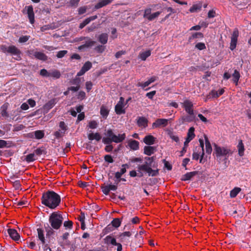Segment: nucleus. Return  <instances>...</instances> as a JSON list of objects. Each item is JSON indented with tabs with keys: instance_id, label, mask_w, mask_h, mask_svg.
<instances>
[{
	"instance_id": "nucleus-56",
	"label": "nucleus",
	"mask_w": 251,
	"mask_h": 251,
	"mask_svg": "<svg viewBox=\"0 0 251 251\" xmlns=\"http://www.w3.org/2000/svg\"><path fill=\"white\" fill-rule=\"evenodd\" d=\"M59 127L60 128V130L63 132H65L66 130V126L65 125L64 122H61L59 123Z\"/></svg>"
},
{
	"instance_id": "nucleus-23",
	"label": "nucleus",
	"mask_w": 251,
	"mask_h": 251,
	"mask_svg": "<svg viewBox=\"0 0 251 251\" xmlns=\"http://www.w3.org/2000/svg\"><path fill=\"white\" fill-rule=\"evenodd\" d=\"M204 141L205 144L206 152L208 154H210L212 151V147L208 140V137L205 135H204Z\"/></svg>"
},
{
	"instance_id": "nucleus-26",
	"label": "nucleus",
	"mask_w": 251,
	"mask_h": 251,
	"mask_svg": "<svg viewBox=\"0 0 251 251\" xmlns=\"http://www.w3.org/2000/svg\"><path fill=\"white\" fill-rule=\"evenodd\" d=\"M197 174L196 172H192L187 173L186 174L183 175L181 177V179L183 181H187L190 180L192 177L195 176Z\"/></svg>"
},
{
	"instance_id": "nucleus-51",
	"label": "nucleus",
	"mask_w": 251,
	"mask_h": 251,
	"mask_svg": "<svg viewBox=\"0 0 251 251\" xmlns=\"http://www.w3.org/2000/svg\"><path fill=\"white\" fill-rule=\"evenodd\" d=\"M86 94L83 91H80L77 95V98L80 100H83L85 98Z\"/></svg>"
},
{
	"instance_id": "nucleus-61",
	"label": "nucleus",
	"mask_w": 251,
	"mask_h": 251,
	"mask_svg": "<svg viewBox=\"0 0 251 251\" xmlns=\"http://www.w3.org/2000/svg\"><path fill=\"white\" fill-rule=\"evenodd\" d=\"M29 39V37L27 36H24L22 37H21L19 38V42L20 43H25Z\"/></svg>"
},
{
	"instance_id": "nucleus-34",
	"label": "nucleus",
	"mask_w": 251,
	"mask_h": 251,
	"mask_svg": "<svg viewBox=\"0 0 251 251\" xmlns=\"http://www.w3.org/2000/svg\"><path fill=\"white\" fill-rule=\"evenodd\" d=\"M201 8V4H194L189 9V11L191 13H194L199 11Z\"/></svg>"
},
{
	"instance_id": "nucleus-8",
	"label": "nucleus",
	"mask_w": 251,
	"mask_h": 251,
	"mask_svg": "<svg viewBox=\"0 0 251 251\" xmlns=\"http://www.w3.org/2000/svg\"><path fill=\"white\" fill-rule=\"evenodd\" d=\"M181 104L188 114H193V113H194L193 109V104L190 100H185Z\"/></svg>"
},
{
	"instance_id": "nucleus-45",
	"label": "nucleus",
	"mask_w": 251,
	"mask_h": 251,
	"mask_svg": "<svg viewBox=\"0 0 251 251\" xmlns=\"http://www.w3.org/2000/svg\"><path fill=\"white\" fill-rule=\"evenodd\" d=\"M112 225L113 226L115 227H119L121 225V221L119 219H114L112 221Z\"/></svg>"
},
{
	"instance_id": "nucleus-59",
	"label": "nucleus",
	"mask_w": 251,
	"mask_h": 251,
	"mask_svg": "<svg viewBox=\"0 0 251 251\" xmlns=\"http://www.w3.org/2000/svg\"><path fill=\"white\" fill-rule=\"evenodd\" d=\"M105 160L108 163H112L113 162V159L112 156L110 155H106L104 156Z\"/></svg>"
},
{
	"instance_id": "nucleus-9",
	"label": "nucleus",
	"mask_w": 251,
	"mask_h": 251,
	"mask_svg": "<svg viewBox=\"0 0 251 251\" xmlns=\"http://www.w3.org/2000/svg\"><path fill=\"white\" fill-rule=\"evenodd\" d=\"M114 135L115 134L111 129L108 130L105 134V136L102 139L103 142L105 144H109L113 141Z\"/></svg>"
},
{
	"instance_id": "nucleus-57",
	"label": "nucleus",
	"mask_w": 251,
	"mask_h": 251,
	"mask_svg": "<svg viewBox=\"0 0 251 251\" xmlns=\"http://www.w3.org/2000/svg\"><path fill=\"white\" fill-rule=\"evenodd\" d=\"M67 52V50H61L58 52L57 54V57L58 58H62L63 57Z\"/></svg>"
},
{
	"instance_id": "nucleus-44",
	"label": "nucleus",
	"mask_w": 251,
	"mask_h": 251,
	"mask_svg": "<svg viewBox=\"0 0 251 251\" xmlns=\"http://www.w3.org/2000/svg\"><path fill=\"white\" fill-rule=\"evenodd\" d=\"M88 126L91 129L96 128L98 126V123L95 121H92L89 122Z\"/></svg>"
},
{
	"instance_id": "nucleus-33",
	"label": "nucleus",
	"mask_w": 251,
	"mask_h": 251,
	"mask_svg": "<svg viewBox=\"0 0 251 251\" xmlns=\"http://www.w3.org/2000/svg\"><path fill=\"white\" fill-rule=\"evenodd\" d=\"M60 76V73L57 70H50V76L54 78H58Z\"/></svg>"
},
{
	"instance_id": "nucleus-54",
	"label": "nucleus",
	"mask_w": 251,
	"mask_h": 251,
	"mask_svg": "<svg viewBox=\"0 0 251 251\" xmlns=\"http://www.w3.org/2000/svg\"><path fill=\"white\" fill-rule=\"evenodd\" d=\"M87 8L86 6H82L78 8V14L81 15L85 13L86 11Z\"/></svg>"
},
{
	"instance_id": "nucleus-64",
	"label": "nucleus",
	"mask_w": 251,
	"mask_h": 251,
	"mask_svg": "<svg viewBox=\"0 0 251 251\" xmlns=\"http://www.w3.org/2000/svg\"><path fill=\"white\" fill-rule=\"evenodd\" d=\"M64 226H65L66 227H67V228H71L72 226V222L71 221H65L64 223Z\"/></svg>"
},
{
	"instance_id": "nucleus-25",
	"label": "nucleus",
	"mask_w": 251,
	"mask_h": 251,
	"mask_svg": "<svg viewBox=\"0 0 251 251\" xmlns=\"http://www.w3.org/2000/svg\"><path fill=\"white\" fill-rule=\"evenodd\" d=\"M113 138L112 142L118 143L121 142L125 139L126 135L125 133L119 134L118 135L115 134Z\"/></svg>"
},
{
	"instance_id": "nucleus-60",
	"label": "nucleus",
	"mask_w": 251,
	"mask_h": 251,
	"mask_svg": "<svg viewBox=\"0 0 251 251\" xmlns=\"http://www.w3.org/2000/svg\"><path fill=\"white\" fill-rule=\"evenodd\" d=\"M64 133H65L64 132H63L61 130H59L58 131H56L54 133V135L56 138H59V137L62 136Z\"/></svg>"
},
{
	"instance_id": "nucleus-4",
	"label": "nucleus",
	"mask_w": 251,
	"mask_h": 251,
	"mask_svg": "<svg viewBox=\"0 0 251 251\" xmlns=\"http://www.w3.org/2000/svg\"><path fill=\"white\" fill-rule=\"evenodd\" d=\"M200 146L197 147L194 151L193 154V159L195 160H198L200 159V162L202 163L204 155V141L200 139L199 140Z\"/></svg>"
},
{
	"instance_id": "nucleus-5",
	"label": "nucleus",
	"mask_w": 251,
	"mask_h": 251,
	"mask_svg": "<svg viewBox=\"0 0 251 251\" xmlns=\"http://www.w3.org/2000/svg\"><path fill=\"white\" fill-rule=\"evenodd\" d=\"M127 102V101L125 102V100L123 97L120 98L119 101L115 107V110L116 114L120 115L125 113V106Z\"/></svg>"
},
{
	"instance_id": "nucleus-62",
	"label": "nucleus",
	"mask_w": 251,
	"mask_h": 251,
	"mask_svg": "<svg viewBox=\"0 0 251 251\" xmlns=\"http://www.w3.org/2000/svg\"><path fill=\"white\" fill-rule=\"evenodd\" d=\"M215 11L213 10H211L209 11L207 16L209 18H214L215 16Z\"/></svg>"
},
{
	"instance_id": "nucleus-41",
	"label": "nucleus",
	"mask_w": 251,
	"mask_h": 251,
	"mask_svg": "<svg viewBox=\"0 0 251 251\" xmlns=\"http://www.w3.org/2000/svg\"><path fill=\"white\" fill-rule=\"evenodd\" d=\"M83 108V106L81 105H79L78 106H77L76 107V111L74 110H71V113L72 116L74 117H75L76 116V114L77 113H79L81 112Z\"/></svg>"
},
{
	"instance_id": "nucleus-19",
	"label": "nucleus",
	"mask_w": 251,
	"mask_h": 251,
	"mask_svg": "<svg viewBox=\"0 0 251 251\" xmlns=\"http://www.w3.org/2000/svg\"><path fill=\"white\" fill-rule=\"evenodd\" d=\"M113 0H100L95 5V9H98L106 6L112 2Z\"/></svg>"
},
{
	"instance_id": "nucleus-42",
	"label": "nucleus",
	"mask_w": 251,
	"mask_h": 251,
	"mask_svg": "<svg viewBox=\"0 0 251 251\" xmlns=\"http://www.w3.org/2000/svg\"><path fill=\"white\" fill-rule=\"evenodd\" d=\"M94 44H95V42L92 41H88L85 45H84L83 46H79L78 47V50H81L85 47L88 48V47H92L94 45Z\"/></svg>"
},
{
	"instance_id": "nucleus-6",
	"label": "nucleus",
	"mask_w": 251,
	"mask_h": 251,
	"mask_svg": "<svg viewBox=\"0 0 251 251\" xmlns=\"http://www.w3.org/2000/svg\"><path fill=\"white\" fill-rule=\"evenodd\" d=\"M214 150L217 157L226 156L229 152L227 148L217 145H215Z\"/></svg>"
},
{
	"instance_id": "nucleus-48",
	"label": "nucleus",
	"mask_w": 251,
	"mask_h": 251,
	"mask_svg": "<svg viewBox=\"0 0 251 251\" xmlns=\"http://www.w3.org/2000/svg\"><path fill=\"white\" fill-rule=\"evenodd\" d=\"M196 48L199 50H203L206 48L205 45L204 43H198L196 46Z\"/></svg>"
},
{
	"instance_id": "nucleus-38",
	"label": "nucleus",
	"mask_w": 251,
	"mask_h": 251,
	"mask_svg": "<svg viewBox=\"0 0 251 251\" xmlns=\"http://www.w3.org/2000/svg\"><path fill=\"white\" fill-rule=\"evenodd\" d=\"M224 92V89H220L218 91H212L211 93V95L213 98H217L222 95Z\"/></svg>"
},
{
	"instance_id": "nucleus-37",
	"label": "nucleus",
	"mask_w": 251,
	"mask_h": 251,
	"mask_svg": "<svg viewBox=\"0 0 251 251\" xmlns=\"http://www.w3.org/2000/svg\"><path fill=\"white\" fill-rule=\"evenodd\" d=\"M99 41L102 44H105L107 41V35L105 33H101L99 36Z\"/></svg>"
},
{
	"instance_id": "nucleus-15",
	"label": "nucleus",
	"mask_w": 251,
	"mask_h": 251,
	"mask_svg": "<svg viewBox=\"0 0 251 251\" xmlns=\"http://www.w3.org/2000/svg\"><path fill=\"white\" fill-rule=\"evenodd\" d=\"M92 67V63L87 61L82 66L81 69L77 74V76H81L83 75L87 71L89 70Z\"/></svg>"
},
{
	"instance_id": "nucleus-20",
	"label": "nucleus",
	"mask_w": 251,
	"mask_h": 251,
	"mask_svg": "<svg viewBox=\"0 0 251 251\" xmlns=\"http://www.w3.org/2000/svg\"><path fill=\"white\" fill-rule=\"evenodd\" d=\"M7 231L9 236L12 239L15 241L19 239L20 235L15 229L9 228L8 229Z\"/></svg>"
},
{
	"instance_id": "nucleus-24",
	"label": "nucleus",
	"mask_w": 251,
	"mask_h": 251,
	"mask_svg": "<svg viewBox=\"0 0 251 251\" xmlns=\"http://www.w3.org/2000/svg\"><path fill=\"white\" fill-rule=\"evenodd\" d=\"M128 145L133 150H137L139 149V142L135 140H129L128 142Z\"/></svg>"
},
{
	"instance_id": "nucleus-58",
	"label": "nucleus",
	"mask_w": 251,
	"mask_h": 251,
	"mask_svg": "<svg viewBox=\"0 0 251 251\" xmlns=\"http://www.w3.org/2000/svg\"><path fill=\"white\" fill-rule=\"evenodd\" d=\"M79 1L80 0H71L70 1V5L71 6L76 7Z\"/></svg>"
},
{
	"instance_id": "nucleus-30",
	"label": "nucleus",
	"mask_w": 251,
	"mask_h": 251,
	"mask_svg": "<svg viewBox=\"0 0 251 251\" xmlns=\"http://www.w3.org/2000/svg\"><path fill=\"white\" fill-rule=\"evenodd\" d=\"M155 150L153 147L146 146L144 148V153L148 155H151L154 153Z\"/></svg>"
},
{
	"instance_id": "nucleus-55",
	"label": "nucleus",
	"mask_w": 251,
	"mask_h": 251,
	"mask_svg": "<svg viewBox=\"0 0 251 251\" xmlns=\"http://www.w3.org/2000/svg\"><path fill=\"white\" fill-rule=\"evenodd\" d=\"M131 235V233L129 232H125L120 235L121 240L123 241L125 240V237H129Z\"/></svg>"
},
{
	"instance_id": "nucleus-27",
	"label": "nucleus",
	"mask_w": 251,
	"mask_h": 251,
	"mask_svg": "<svg viewBox=\"0 0 251 251\" xmlns=\"http://www.w3.org/2000/svg\"><path fill=\"white\" fill-rule=\"evenodd\" d=\"M137 123L139 126L145 127L147 126L148 120L145 117H140L138 119Z\"/></svg>"
},
{
	"instance_id": "nucleus-52",
	"label": "nucleus",
	"mask_w": 251,
	"mask_h": 251,
	"mask_svg": "<svg viewBox=\"0 0 251 251\" xmlns=\"http://www.w3.org/2000/svg\"><path fill=\"white\" fill-rule=\"evenodd\" d=\"M105 50V47L101 45H99L95 48V50L100 53L102 52Z\"/></svg>"
},
{
	"instance_id": "nucleus-17",
	"label": "nucleus",
	"mask_w": 251,
	"mask_h": 251,
	"mask_svg": "<svg viewBox=\"0 0 251 251\" xmlns=\"http://www.w3.org/2000/svg\"><path fill=\"white\" fill-rule=\"evenodd\" d=\"M238 34L237 32H234L231 37V42L230 44V49L233 50L235 49L237 45Z\"/></svg>"
},
{
	"instance_id": "nucleus-46",
	"label": "nucleus",
	"mask_w": 251,
	"mask_h": 251,
	"mask_svg": "<svg viewBox=\"0 0 251 251\" xmlns=\"http://www.w3.org/2000/svg\"><path fill=\"white\" fill-rule=\"evenodd\" d=\"M36 138L41 139L44 136V133L42 131L38 130L34 133Z\"/></svg>"
},
{
	"instance_id": "nucleus-40",
	"label": "nucleus",
	"mask_w": 251,
	"mask_h": 251,
	"mask_svg": "<svg viewBox=\"0 0 251 251\" xmlns=\"http://www.w3.org/2000/svg\"><path fill=\"white\" fill-rule=\"evenodd\" d=\"M239 77H240L239 73L237 71L235 70L234 73L232 75V80L234 81V82H235L236 84H237Z\"/></svg>"
},
{
	"instance_id": "nucleus-36",
	"label": "nucleus",
	"mask_w": 251,
	"mask_h": 251,
	"mask_svg": "<svg viewBox=\"0 0 251 251\" xmlns=\"http://www.w3.org/2000/svg\"><path fill=\"white\" fill-rule=\"evenodd\" d=\"M238 149L239 155L240 156H243L244 155V147L242 141H240L238 145Z\"/></svg>"
},
{
	"instance_id": "nucleus-16",
	"label": "nucleus",
	"mask_w": 251,
	"mask_h": 251,
	"mask_svg": "<svg viewBox=\"0 0 251 251\" xmlns=\"http://www.w3.org/2000/svg\"><path fill=\"white\" fill-rule=\"evenodd\" d=\"M189 116L185 117H182L179 119V123L180 124H183L185 122H191L193 121L195 118L194 113L193 114H189Z\"/></svg>"
},
{
	"instance_id": "nucleus-3",
	"label": "nucleus",
	"mask_w": 251,
	"mask_h": 251,
	"mask_svg": "<svg viewBox=\"0 0 251 251\" xmlns=\"http://www.w3.org/2000/svg\"><path fill=\"white\" fill-rule=\"evenodd\" d=\"M63 218L61 214L58 212H53L50 216L49 222L51 227L54 229H58L62 225Z\"/></svg>"
},
{
	"instance_id": "nucleus-18",
	"label": "nucleus",
	"mask_w": 251,
	"mask_h": 251,
	"mask_svg": "<svg viewBox=\"0 0 251 251\" xmlns=\"http://www.w3.org/2000/svg\"><path fill=\"white\" fill-rule=\"evenodd\" d=\"M56 103L55 100L54 99H52L49 101H48L47 103H46L43 107V109L44 111V112L47 113L48 111L52 107H53V106Z\"/></svg>"
},
{
	"instance_id": "nucleus-50",
	"label": "nucleus",
	"mask_w": 251,
	"mask_h": 251,
	"mask_svg": "<svg viewBox=\"0 0 251 251\" xmlns=\"http://www.w3.org/2000/svg\"><path fill=\"white\" fill-rule=\"evenodd\" d=\"M40 75L43 76L49 77L50 71H48L45 69H42L40 71Z\"/></svg>"
},
{
	"instance_id": "nucleus-53",
	"label": "nucleus",
	"mask_w": 251,
	"mask_h": 251,
	"mask_svg": "<svg viewBox=\"0 0 251 251\" xmlns=\"http://www.w3.org/2000/svg\"><path fill=\"white\" fill-rule=\"evenodd\" d=\"M93 84L91 81H87L85 83V87L87 92H89L92 89Z\"/></svg>"
},
{
	"instance_id": "nucleus-49",
	"label": "nucleus",
	"mask_w": 251,
	"mask_h": 251,
	"mask_svg": "<svg viewBox=\"0 0 251 251\" xmlns=\"http://www.w3.org/2000/svg\"><path fill=\"white\" fill-rule=\"evenodd\" d=\"M151 8H149L146 9L144 11V17L148 19V17H149V15H151Z\"/></svg>"
},
{
	"instance_id": "nucleus-14",
	"label": "nucleus",
	"mask_w": 251,
	"mask_h": 251,
	"mask_svg": "<svg viewBox=\"0 0 251 251\" xmlns=\"http://www.w3.org/2000/svg\"><path fill=\"white\" fill-rule=\"evenodd\" d=\"M194 130L195 128L193 127H191L189 129L187 138L184 143L185 146H187L188 143L195 137Z\"/></svg>"
},
{
	"instance_id": "nucleus-32",
	"label": "nucleus",
	"mask_w": 251,
	"mask_h": 251,
	"mask_svg": "<svg viewBox=\"0 0 251 251\" xmlns=\"http://www.w3.org/2000/svg\"><path fill=\"white\" fill-rule=\"evenodd\" d=\"M127 167V164H124L122 165V168H121L120 172H118L116 173L115 177L117 178H120L122 175L126 172V167Z\"/></svg>"
},
{
	"instance_id": "nucleus-7",
	"label": "nucleus",
	"mask_w": 251,
	"mask_h": 251,
	"mask_svg": "<svg viewBox=\"0 0 251 251\" xmlns=\"http://www.w3.org/2000/svg\"><path fill=\"white\" fill-rule=\"evenodd\" d=\"M105 242L108 245L112 246H117V251H122V246L120 243H118L116 242V239L110 236H107L104 239Z\"/></svg>"
},
{
	"instance_id": "nucleus-21",
	"label": "nucleus",
	"mask_w": 251,
	"mask_h": 251,
	"mask_svg": "<svg viewBox=\"0 0 251 251\" xmlns=\"http://www.w3.org/2000/svg\"><path fill=\"white\" fill-rule=\"evenodd\" d=\"M156 77L152 76L151 77L150 79H149L147 81L144 83L139 82L137 85V86L144 88L146 87L149 86L151 83L153 82L154 81L156 80Z\"/></svg>"
},
{
	"instance_id": "nucleus-43",
	"label": "nucleus",
	"mask_w": 251,
	"mask_h": 251,
	"mask_svg": "<svg viewBox=\"0 0 251 251\" xmlns=\"http://www.w3.org/2000/svg\"><path fill=\"white\" fill-rule=\"evenodd\" d=\"M160 14V12L159 11L151 14V15H149L148 17V20L149 21H152L153 20L158 17Z\"/></svg>"
},
{
	"instance_id": "nucleus-2",
	"label": "nucleus",
	"mask_w": 251,
	"mask_h": 251,
	"mask_svg": "<svg viewBox=\"0 0 251 251\" xmlns=\"http://www.w3.org/2000/svg\"><path fill=\"white\" fill-rule=\"evenodd\" d=\"M60 202V196L53 191H48L42 196V203L51 209L56 208Z\"/></svg>"
},
{
	"instance_id": "nucleus-31",
	"label": "nucleus",
	"mask_w": 251,
	"mask_h": 251,
	"mask_svg": "<svg viewBox=\"0 0 251 251\" xmlns=\"http://www.w3.org/2000/svg\"><path fill=\"white\" fill-rule=\"evenodd\" d=\"M100 113L103 118H106L109 114V110L105 106L102 105L100 107Z\"/></svg>"
},
{
	"instance_id": "nucleus-22",
	"label": "nucleus",
	"mask_w": 251,
	"mask_h": 251,
	"mask_svg": "<svg viewBox=\"0 0 251 251\" xmlns=\"http://www.w3.org/2000/svg\"><path fill=\"white\" fill-rule=\"evenodd\" d=\"M155 138L151 135H148L145 137L143 141L147 145H153L154 143Z\"/></svg>"
},
{
	"instance_id": "nucleus-12",
	"label": "nucleus",
	"mask_w": 251,
	"mask_h": 251,
	"mask_svg": "<svg viewBox=\"0 0 251 251\" xmlns=\"http://www.w3.org/2000/svg\"><path fill=\"white\" fill-rule=\"evenodd\" d=\"M8 52L16 56V59L19 60L21 58V52L20 50L15 46H11L8 47Z\"/></svg>"
},
{
	"instance_id": "nucleus-28",
	"label": "nucleus",
	"mask_w": 251,
	"mask_h": 251,
	"mask_svg": "<svg viewBox=\"0 0 251 251\" xmlns=\"http://www.w3.org/2000/svg\"><path fill=\"white\" fill-rule=\"evenodd\" d=\"M88 139L90 140L95 139L97 141H100L101 139V136L99 133H91L88 135Z\"/></svg>"
},
{
	"instance_id": "nucleus-11",
	"label": "nucleus",
	"mask_w": 251,
	"mask_h": 251,
	"mask_svg": "<svg viewBox=\"0 0 251 251\" xmlns=\"http://www.w3.org/2000/svg\"><path fill=\"white\" fill-rule=\"evenodd\" d=\"M25 9L27 10L26 14H27L29 22L33 24L35 22L33 6L32 5L26 6Z\"/></svg>"
},
{
	"instance_id": "nucleus-35",
	"label": "nucleus",
	"mask_w": 251,
	"mask_h": 251,
	"mask_svg": "<svg viewBox=\"0 0 251 251\" xmlns=\"http://www.w3.org/2000/svg\"><path fill=\"white\" fill-rule=\"evenodd\" d=\"M38 236L39 240L41 241L42 244L45 242V239L44 235L43 230L40 228L37 229Z\"/></svg>"
},
{
	"instance_id": "nucleus-13",
	"label": "nucleus",
	"mask_w": 251,
	"mask_h": 251,
	"mask_svg": "<svg viewBox=\"0 0 251 251\" xmlns=\"http://www.w3.org/2000/svg\"><path fill=\"white\" fill-rule=\"evenodd\" d=\"M28 54L31 57H35L42 60H45L47 58L43 53L36 51L30 50L28 51Z\"/></svg>"
},
{
	"instance_id": "nucleus-39",
	"label": "nucleus",
	"mask_w": 251,
	"mask_h": 251,
	"mask_svg": "<svg viewBox=\"0 0 251 251\" xmlns=\"http://www.w3.org/2000/svg\"><path fill=\"white\" fill-rule=\"evenodd\" d=\"M241 191L239 188H235L230 191V196L231 198L235 197Z\"/></svg>"
},
{
	"instance_id": "nucleus-47",
	"label": "nucleus",
	"mask_w": 251,
	"mask_h": 251,
	"mask_svg": "<svg viewBox=\"0 0 251 251\" xmlns=\"http://www.w3.org/2000/svg\"><path fill=\"white\" fill-rule=\"evenodd\" d=\"M26 161L28 162H32L35 160V155L33 153L27 155L26 157Z\"/></svg>"
},
{
	"instance_id": "nucleus-1",
	"label": "nucleus",
	"mask_w": 251,
	"mask_h": 251,
	"mask_svg": "<svg viewBox=\"0 0 251 251\" xmlns=\"http://www.w3.org/2000/svg\"><path fill=\"white\" fill-rule=\"evenodd\" d=\"M146 162L137 167L138 176L142 177L145 174L149 176H156L158 174L157 164L154 161L153 157L145 158Z\"/></svg>"
},
{
	"instance_id": "nucleus-10",
	"label": "nucleus",
	"mask_w": 251,
	"mask_h": 251,
	"mask_svg": "<svg viewBox=\"0 0 251 251\" xmlns=\"http://www.w3.org/2000/svg\"><path fill=\"white\" fill-rule=\"evenodd\" d=\"M168 120L166 119H157L152 125L153 128L165 127L168 125Z\"/></svg>"
},
{
	"instance_id": "nucleus-29",
	"label": "nucleus",
	"mask_w": 251,
	"mask_h": 251,
	"mask_svg": "<svg viewBox=\"0 0 251 251\" xmlns=\"http://www.w3.org/2000/svg\"><path fill=\"white\" fill-rule=\"evenodd\" d=\"M151 52L150 50H147L141 52L139 54V58L142 60H145L147 57L151 55Z\"/></svg>"
},
{
	"instance_id": "nucleus-63",
	"label": "nucleus",
	"mask_w": 251,
	"mask_h": 251,
	"mask_svg": "<svg viewBox=\"0 0 251 251\" xmlns=\"http://www.w3.org/2000/svg\"><path fill=\"white\" fill-rule=\"evenodd\" d=\"M155 93H156L155 91H153L150 92L149 93H148L146 94V96L149 99H152L153 98V96H154V95L155 94Z\"/></svg>"
}]
</instances>
